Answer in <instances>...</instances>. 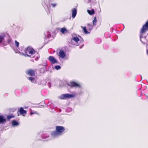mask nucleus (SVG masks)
Here are the masks:
<instances>
[{
    "instance_id": "1",
    "label": "nucleus",
    "mask_w": 148,
    "mask_h": 148,
    "mask_svg": "<svg viewBox=\"0 0 148 148\" xmlns=\"http://www.w3.org/2000/svg\"><path fill=\"white\" fill-rule=\"evenodd\" d=\"M64 128L62 126H56V130L51 132V135L52 136L55 137L62 134L65 131Z\"/></svg>"
},
{
    "instance_id": "2",
    "label": "nucleus",
    "mask_w": 148,
    "mask_h": 148,
    "mask_svg": "<svg viewBox=\"0 0 148 148\" xmlns=\"http://www.w3.org/2000/svg\"><path fill=\"white\" fill-rule=\"evenodd\" d=\"M25 54H23L25 56H30L28 54L31 55H33L36 53L35 51L32 47H28L25 49Z\"/></svg>"
},
{
    "instance_id": "3",
    "label": "nucleus",
    "mask_w": 148,
    "mask_h": 148,
    "mask_svg": "<svg viewBox=\"0 0 148 148\" xmlns=\"http://www.w3.org/2000/svg\"><path fill=\"white\" fill-rule=\"evenodd\" d=\"M148 29V21H147L145 25H144L140 31V33L143 34Z\"/></svg>"
},
{
    "instance_id": "4",
    "label": "nucleus",
    "mask_w": 148,
    "mask_h": 148,
    "mask_svg": "<svg viewBox=\"0 0 148 148\" xmlns=\"http://www.w3.org/2000/svg\"><path fill=\"white\" fill-rule=\"evenodd\" d=\"M36 69L34 70L32 69H29L26 72V74L28 75L33 77L35 76Z\"/></svg>"
},
{
    "instance_id": "5",
    "label": "nucleus",
    "mask_w": 148,
    "mask_h": 148,
    "mask_svg": "<svg viewBox=\"0 0 148 148\" xmlns=\"http://www.w3.org/2000/svg\"><path fill=\"white\" fill-rule=\"evenodd\" d=\"M74 97V95H71L69 94H66L62 95L60 97V98L62 99H66L67 98H69L73 97Z\"/></svg>"
},
{
    "instance_id": "6",
    "label": "nucleus",
    "mask_w": 148,
    "mask_h": 148,
    "mask_svg": "<svg viewBox=\"0 0 148 148\" xmlns=\"http://www.w3.org/2000/svg\"><path fill=\"white\" fill-rule=\"evenodd\" d=\"M39 66H40V69L39 70L40 73L41 74L44 73L46 70L47 67L46 65L40 64L39 65Z\"/></svg>"
},
{
    "instance_id": "7",
    "label": "nucleus",
    "mask_w": 148,
    "mask_h": 148,
    "mask_svg": "<svg viewBox=\"0 0 148 148\" xmlns=\"http://www.w3.org/2000/svg\"><path fill=\"white\" fill-rule=\"evenodd\" d=\"M69 86L71 87L80 88L81 87L80 84L74 81L71 82L70 83Z\"/></svg>"
},
{
    "instance_id": "8",
    "label": "nucleus",
    "mask_w": 148,
    "mask_h": 148,
    "mask_svg": "<svg viewBox=\"0 0 148 148\" xmlns=\"http://www.w3.org/2000/svg\"><path fill=\"white\" fill-rule=\"evenodd\" d=\"M19 114H21L23 115V116H24L25 115H24V114H26L27 112L26 110H24L23 108L22 107L21 108H20V109L19 110L18 112V116H19Z\"/></svg>"
},
{
    "instance_id": "9",
    "label": "nucleus",
    "mask_w": 148,
    "mask_h": 148,
    "mask_svg": "<svg viewBox=\"0 0 148 148\" xmlns=\"http://www.w3.org/2000/svg\"><path fill=\"white\" fill-rule=\"evenodd\" d=\"M59 56L62 58H64L65 57L66 54L63 50H60L59 53Z\"/></svg>"
},
{
    "instance_id": "10",
    "label": "nucleus",
    "mask_w": 148,
    "mask_h": 148,
    "mask_svg": "<svg viewBox=\"0 0 148 148\" xmlns=\"http://www.w3.org/2000/svg\"><path fill=\"white\" fill-rule=\"evenodd\" d=\"M48 59L53 64H54L55 63H57V61L55 59V58L53 56H49V57Z\"/></svg>"
},
{
    "instance_id": "11",
    "label": "nucleus",
    "mask_w": 148,
    "mask_h": 148,
    "mask_svg": "<svg viewBox=\"0 0 148 148\" xmlns=\"http://www.w3.org/2000/svg\"><path fill=\"white\" fill-rule=\"evenodd\" d=\"M77 11L76 9L75 8H74L72 10V17L73 18H74L76 15Z\"/></svg>"
},
{
    "instance_id": "12",
    "label": "nucleus",
    "mask_w": 148,
    "mask_h": 148,
    "mask_svg": "<svg viewBox=\"0 0 148 148\" xmlns=\"http://www.w3.org/2000/svg\"><path fill=\"white\" fill-rule=\"evenodd\" d=\"M6 120L4 117L2 116H0V123H3L6 122Z\"/></svg>"
},
{
    "instance_id": "13",
    "label": "nucleus",
    "mask_w": 148,
    "mask_h": 148,
    "mask_svg": "<svg viewBox=\"0 0 148 148\" xmlns=\"http://www.w3.org/2000/svg\"><path fill=\"white\" fill-rule=\"evenodd\" d=\"M87 11L88 13L90 15H93L95 13V11L94 9H92L91 10H88Z\"/></svg>"
},
{
    "instance_id": "14",
    "label": "nucleus",
    "mask_w": 148,
    "mask_h": 148,
    "mask_svg": "<svg viewBox=\"0 0 148 148\" xmlns=\"http://www.w3.org/2000/svg\"><path fill=\"white\" fill-rule=\"evenodd\" d=\"M72 40L77 42L79 41V39L77 36L73 37L71 39V40Z\"/></svg>"
},
{
    "instance_id": "15",
    "label": "nucleus",
    "mask_w": 148,
    "mask_h": 148,
    "mask_svg": "<svg viewBox=\"0 0 148 148\" xmlns=\"http://www.w3.org/2000/svg\"><path fill=\"white\" fill-rule=\"evenodd\" d=\"M18 123L16 121L13 120L12 122V125L13 126H17L18 125Z\"/></svg>"
},
{
    "instance_id": "16",
    "label": "nucleus",
    "mask_w": 148,
    "mask_h": 148,
    "mask_svg": "<svg viewBox=\"0 0 148 148\" xmlns=\"http://www.w3.org/2000/svg\"><path fill=\"white\" fill-rule=\"evenodd\" d=\"M60 31L63 34L66 33L67 32L66 29L64 28H61Z\"/></svg>"
},
{
    "instance_id": "17",
    "label": "nucleus",
    "mask_w": 148,
    "mask_h": 148,
    "mask_svg": "<svg viewBox=\"0 0 148 148\" xmlns=\"http://www.w3.org/2000/svg\"><path fill=\"white\" fill-rule=\"evenodd\" d=\"M15 116L13 114H11L10 115H8L7 116V119L8 121H10V119L12 118H14Z\"/></svg>"
},
{
    "instance_id": "18",
    "label": "nucleus",
    "mask_w": 148,
    "mask_h": 148,
    "mask_svg": "<svg viewBox=\"0 0 148 148\" xmlns=\"http://www.w3.org/2000/svg\"><path fill=\"white\" fill-rule=\"evenodd\" d=\"M83 28L84 32L86 34H88L89 32L87 31L86 28L85 27H81Z\"/></svg>"
},
{
    "instance_id": "19",
    "label": "nucleus",
    "mask_w": 148,
    "mask_h": 148,
    "mask_svg": "<svg viewBox=\"0 0 148 148\" xmlns=\"http://www.w3.org/2000/svg\"><path fill=\"white\" fill-rule=\"evenodd\" d=\"M87 25V28L89 30H91L93 28V26L90 24H88Z\"/></svg>"
},
{
    "instance_id": "20",
    "label": "nucleus",
    "mask_w": 148,
    "mask_h": 148,
    "mask_svg": "<svg viewBox=\"0 0 148 148\" xmlns=\"http://www.w3.org/2000/svg\"><path fill=\"white\" fill-rule=\"evenodd\" d=\"M97 22V20L96 18V17H95L93 21V25H96Z\"/></svg>"
},
{
    "instance_id": "21",
    "label": "nucleus",
    "mask_w": 148,
    "mask_h": 148,
    "mask_svg": "<svg viewBox=\"0 0 148 148\" xmlns=\"http://www.w3.org/2000/svg\"><path fill=\"white\" fill-rule=\"evenodd\" d=\"M4 39V36H0V43H2Z\"/></svg>"
},
{
    "instance_id": "22",
    "label": "nucleus",
    "mask_w": 148,
    "mask_h": 148,
    "mask_svg": "<svg viewBox=\"0 0 148 148\" xmlns=\"http://www.w3.org/2000/svg\"><path fill=\"white\" fill-rule=\"evenodd\" d=\"M27 79L32 82H33L35 80V78L32 77H28Z\"/></svg>"
},
{
    "instance_id": "23",
    "label": "nucleus",
    "mask_w": 148,
    "mask_h": 148,
    "mask_svg": "<svg viewBox=\"0 0 148 148\" xmlns=\"http://www.w3.org/2000/svg\"><path fill=\"white\" fill-rule=\"evenodd\" d=\"M61 68V66L60 65H57L55 66V68L57 70L60 69Z\"/></svg>"
},
{
    "instance_id": "24",
    "label": "nucleus",
    "mask_w": 148,
    "mask_h": 148,
    "mask_svg": "<svg viewBox=\"0 0 148 148\" xmlns=\"http://www.w3.org/2000/svg\"><path fill=\"white\" fill-rule=\"evenodd\" d=\"M15 43L16 46L18 47L19 45V43L17 40H16L15 41Z\"/></svg>"
},
{
    "instance_id": "25",
    "label": "nucleus",
    "mask_w": 148,
    "mask_h": 148,
    "mask_svg": "<svg viewBox=\"0 0 148 148\" xmlns=\"http://www.w3.org/2000/svg\"><path fill=\"white\" fill-rule=\"evenodd\" d=\"M57 4L55 3H52L51 4V5L53 8L55 7L56 6Z\"/></svg>"
},
{
    "instance_id": "26",
    "label": "nucleus",
    "mask_w": 148,
    "mask_h": 148,
    "mask_svg": "<svg viewBox=\"0 0 148 148\" xmlns=\"http://www.w3.org/2000/svg\"><path fill=\"white\" fill-rule=\"evenodd\" d=\"M37 113V112H31L30 113V114L31 115H32V114H36Z\"/></svg>"
},
{
    "instance_id": "27",
    "label": "nucleus",
    "mask_w": 148,
    "mask_h": 148,
    "mask_svg": "<svg viewBox=\"0 0 148 148\" xmlns=\"http://www.w3.org/2000/svg\"><path fill=\"white\" fill-rule=\"evenodd\" d=\"M51 35L50 34L48 35H47V37H51Z\"/></svg>"
}]
</instances>
